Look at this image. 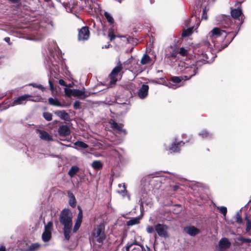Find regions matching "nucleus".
Masks as SVG:
<instances>
[{
  "label": "nucleus",
  "instance_id": "nucleus-1",
  "mask_svg": "<svg viewBox=\"0 0 251 251\" xmlns=\"http://www.w3.org/2000/svg\"><path fill=\"white\" fill-rule=\"evenodd\" d=\"M226 30L221 29L219 27L214 28L206 36V40H204L201 43V48H207L210 51L213 49V47L216 50L219 51L224 49L227 45L224 46L222 49L219 48V44L223 40L231 33H235V34L230 38L231 41L236 36L238 31L239 30V25L236 24L235 22L231 21L230 25L227 24V25L224 26Z\"/></svg>",
  "mask_w": 251,
  "mask_h": 251
},
{
  "label": "nucleus",
  "instance_id": "nucleus-2",
  "mask_svg": "<svg viewBox=\"0 0 251 251\" xmlns=\"http://www.w3.org/2000/svg\"><path fill=\"white\" fill-rule=\"evenodd\" d=\"M79 210L75 221V226L73 227V213L69 209H64L60 213L59 221L63 226V230L66 240L68 241L71 237L72 231L75 233L79 228L82 221V211L79 206Z\"/></svg>",
  "mask_w": 251,
  "mask_h": 251
},
{
  "label": "nucleus",
  "instance_id": "nucleus-3",
  "mask_svg": "<svg viewBox=\"0 0 251 251\" xmlns=\"http://www.w3.org/2000/svg\"><path fill=\"white\" fill-rule=\"evenodd\" d=\"M195 57L197 60L191 61L190 63L181 62L179 64V67L180 71L182 74V79L185 80L190 79L197 74L198 69L204 63V62L210 61L207 54L203 50V48L201 47L198 50Z\"/></svg>",
  "mask_w": 251,
  "mask_h": 251
},
{
  "label": "nucleus",
  "instance_id": "nucleus-4",
  "mask_svg": "<svg viewBox=\"0 0 251 251\" xmlns=\"http://www.w3.org/2000/svg\"><path fill=\"white\" fill-rule=\"evenodd\" d=\"M105 238L106 235L104 226L103 225L97 226L92 233L91 239L92 242L96 245H98L99 247H101L103 245Z\"/></svg>",
  "mask_w": 251,
  "mask_h": 251
},
{
  "label": "nucleus",
  "instance_id": "nucleus-5",
  "mask_svg": "<svg viewBox=\"0 0 251 251\" xmlns=\"http://www.w3.org/2000/svg\"><path fill=\"white\" fill-rule=\"evenodd\" d=\"M64 92L65 95L69 97L73 96L80 99H84L86 98L89 97L91 94L90 92L86 91L85 89L78 90L76 89H71L67 88H65Z\"/></svg>",
  "mask_w": 251,
  "mask_h": 251
},
{
  "label": "nucleus",
  "instance_id": "nucleus-6",
  "mask_svg": "<svg viewBox=\"0 0 251 251\" xmlns=\"http://www.w3.org/2000/svg\"><path fill=\"white\" fill-rule=\"evenodd\" d=\"M166 51L165 60L168 63H173L177 58L178 50L176 48L171 46L167 49Z\"/></svg>",
  "mask_w": 251,
  "mask_h": 251
},
{
  "label": "nucleus",
  "instance_id": "nucleus-7",
  "mask_svg": "<svg viewBox=\"0 0 251 251\" xmlns=\"http://www.w3.org/2000/svg\"><path fill=\"white\" fill-rule=\"evenodd\" d=\"M123 69L122 65L119 61L117 65L113 69L112 72L109 75L110 78V84H114L119 79L121 78V75L119 74Z\"/></svg>",
  "mask_w": 251,
  "mask_h": 251
},
{
  "label": "nucleus",
  "instance_id": "nucleus-8",
  "mask_svg": "<svg viewBox=\"0 0 251 251\" xmlns=\"http://www.w3.org/2000/svg\"><path fill=\"white\" fill-rule=\"evenodd\" d=\"M31 95L26 94L18 97L14 101L9 104L8 107L14 106L18 105H24L28 100L36 101V100L30 99Z\"/></svg>",
  "mask_w": 251,
  "mask_h": 251
},
{
  "label": "nucleus",
  "instance_id": "nucleus-9",
  "mask_svg": "<svg viewBox=\"0 0 251 251\" xmlns=\"http://www.w3.org/2000/svg\"><path fill=\"white\" fill-rule=\"evenodd\" d=\"M154 228L159 236L166 238L168 237L167 230L168 226L165 225L158 224L154 226Z\"/></svg>",
  "mask_w": 251,
  "mask_h": 251
},
{
  "label": "nucleus",
  "instance_id": "nucleus-10",
  "mask_svg": "<svg viewBox=\"0 0 251 251\" xmlns=\"http://www.w3.org/2000/svg\"><path fill=\"white\" fill-rule=\"evenodd\" d=\"M90 33L87 26L82 27L79 31L78 38L79 40H86L89 38Z\"/></svg>",
  "mask_w": 251,
  "mask_h": 251
},
{
  "label": "nucleus",
  "instance_id": "nucleus-11",
  "mask_svg": "<svg viewBox=\"0 0 251 251\" xmlns=\"http://www.w3.org/2000/svg\"><path fill=\"white\" fill-rule=\"evenodd\" d=\"M109 124L110 125L111 127L114 130H117L119 131L120 133H122L124 135H126V134L127 133L126 130L122 128V125L118 124L113 120H110Z\"/></svg>",
  "mask_w": 251,
  "mask_h": 251
},
{
  "label": "nucleus",
  "instance_id": "nucleus-12",
  "mask_svg": "<svg viewBox=\"0 0 251 251\" xmlns=\"http://www.w3.org/2000/svg\"><path fill=\"white\" fill-rule=\"evenodd\" d=\"M36 132L39 134V137L43 140L46 141H51L53 140L52 136L44 130L36 129Z\"/></svg>",
  "mask_w": 251,
  "mask_h": 251
},
{
  "label": "nucleus",
  "instance_id": "nucleus-13",
  "mask_svg": "<svg viewBox=\"0 0 251 251\" xmlns=\"http://www.w3.org/2000/svg\"><path fill=\"white\" fill-rule=\"evenodd\" d=\"M184 231L191 236H195L199 234L200 230L194 226H187L184 228Z\"/></svg>",
  "mask_w": 251,
  "mask_h": 251
},
{
  "label": "nucleus",
  "instance_id": "nucleus-14",
  "mask_svg": "<svg viewBox=\"0 0 251 251\" xmlns=\"http://www.w3.org/2000/svg\"><path fill=\"white\" fill-rule=\"evenodd\" d=\"M149 86L146 84H143L138 92V96L141 99H144L147 97L148 95Z\"/></svg>",
  "mask_w": 251,
  "mask_h": 251
},
{
  "label": "nucleus",
  "instance_id": "nucleus-15",
  "mask_svg": "<svg viewBox=\"0 0 251 251\" xmlns=\"http://www.w3.org/2000/svg\"><path fill=\"white\" fill-rule=\"evenodd\" d=\"M231 243L228 239L226 238H222L219 242V249L223 251L230 246Z\"/></svg>",
  "mask_w": 251,
  "mask_h": 251
},
{
  "label": "nucleus",
  "instance_id": "nucleus-16",
  "mask_svg": "<svg viewBox=\"0 0 251 251\" xmlns=\"http://www.w3.org/2000/svg\"><path fill=\"white\" fill-rule=\"evenodd\" d=\"M184 144L182 141H180L176 143L174 142L171 146L168 149L171 153L176 152L180 151V147Z\"/></svg>",
  "mask_w": 251,
  "mask_h": 251
},
{
  "label": "nucleus",
  "instance_id": "nucleus-17",
  "mask_svg": "<svg viewBox=\"0 0 251 251\" xmlns=\"http://www.w3.org/2000/svg\"><path fill=\"white\" fill-rule=\"evenodd\" d=\"M118 187L121 188V190L118 191V193L121 194L123 197L126 196L128 200H130V195L128 194L127 190H126V184L125 183L119 184Z\"/></svg>",
  "mask_w": 251,
  "mask_h": 251
},
{
  "label": "nucleus",
  "instance_id": "nucleus-18",
  "mask_svg": "<svg viewBox=\"0 0 251 251\" xmlns=\"http://www.w3.org/2000/svg\"><path fill=\"white\" fill-rule=\"evenodd\" d=\"M71 131L67 125H62L58 128V133L60 136H66L70 134Z\"/></svg>",
  "mask_w": 251,
  "mask_h": 251
},
{
  "label": "nucleus",
  "instance_id": "nucleus-19",
  "mask_svg": "<svg viewBox=\"0 0 251 251\" xmlns=\"http://www.w3.org/2000/svg\"><path fill=\"white\" fill-rule=\"evenodd\" d=\"M141 218L142 217L133 218L127 222L126 225L128 226H132L133 225H137L139 223Z\"/></svg>",
  "mask_w": 251,
  "mask_h": 251
},
{
  "label": "nucleus",
  "instance_id": "nucleus-20",
  "mask_svg": "<svg viewBox=\"0 0 251 251\" xmlns=\"http://www.w3.org/2000/svg\"><path fill=\"white\" fill-rule=\"evenodd\" d=\"M242 14V10L241 9H234L231 11V15L234 19H238Z\"/></svg>",
  "mask_w": 251,
  "mask_h": 251
},
{
  "label": "nucleus",
  "instance_id": "nucleus-21",
  "mask_svg": "<svg viewBox=\"0 0 251 251\" xmlns=\"http://www.w3.org/2000/svg\"><path fill=\"white\" fill-rule=\"evenodd\" d=\"M41 245L38 243H35L31 244L25 250V251H36L39 249Z\"/></svg>",
  "mask_w": 251,
  "mask_h": 251
},
{
  "label": "nucleus",
  "instance_id": "nucleus-22",
  "mask_svg": "<svg viewBox=\"0 0 251 251\" xmlns=\"http://www.w3.org/2000/svg\"><path fill=\"white\" fill-rule=\"evenodd\" d=\"M68 196L69 197V205L72 207H75L76 206V201L74 195L72 193H69Z\"/></svg>",
  "mask_w": 251,
  "mask_h": 251
},
{
  "label": "nucleus",
  "instance_id": "nucleus-23",
  "mask_svg": "<svg viewBox=\"0 0 251 251\" xmlns=\"http://www.w3.org/2000/svg\"><path fill=\"white\" fill-rule=\"evenodd\" d=\"M55 114L58 116L61 119L67 120L69 118V115L65 111H58Z\"/></svg>",
  "mask_w": 251,
  "mask_h": 251
},
{
  "label": "nucleus",
  "instance_id": "nucleus-24",
  "mask_svg": "<svg viewBox=\"0 0 251 251\" xmlns=\"http://www.w3.org/2000/svg\"><path fill=\"white\" fill-rule=\"evenodd\" d=\"M51 236V232L45 230L42 234V240L45 242H48L50 239Z\"/></svg>",
  "mask_w": 251,
  "mask_h": 251
},
{
  "label": "nucleus",
  "instance_id": "nucleus-25",
  "mask_svg": "<svg viewBox=\"0 0 251 251\" xmlns=\"http://www.w3.org/2000/svg\"><path fill=\"white\" fill-rule=\"evenodd\" d=\"M79 170V169L76 166H72L70 169L68 175L71 177H73Z\"/></svg>",
  "mask_w": 251,
  "mask_h": 251
},
{
  "label": "nucleus",
  "instance_id": "nucleus-26",
  "mask_svg": "<svg viewBox=\"0 0 251 251\" xmlns=\"http://www.w3.org/2000/svg\"><path fill=\"white\" fill-rule=\"evenodd\" d=\"M49 102L50 104L56 106H62V104L59 101L55 98H50L49 99Z\"/></svg>",
  "mask_w": 251,
  "mask_h": 251
},
{
  "label": "nucleus",
  "instance_id": "nucleus-27",
  "mask_svg": "<svg viewBox=\"0 0 251 251\" xmlns=\"http://www.w3.org/2000/svg\"><path fill=\"white\" fill-rule=\"evenodd\" d=\"M92 167L96 170H100L102 167V164L100 161L96 160L92 164Z\"/></svg>",
  "mask_w": 251,
  "mask_h": 251
},
{
  "label": "nucleus",
  "instance_id": "nucleus-28",
  "mask_svg": "<svg viewBox=\"0 0 251 251\" xmlns=\"http://www.w3.org/2000/svg\"><path fill=\"white\" fill-rule=\"evenodd\" d=\"M104 15L106 19L107 22L111 25L113 24L114 23V19L110 13L107 12H104Z\"/></svg>",
  "mask_w": 251,
  "mask_h": 251
},
{
  "label": "nucleus",
  "instance_id": "nucleus-29",
  "mask_svg": "<svg viewBox=\"0 0 251 251\" xmlns=\"http://www.w3.org/2000/svg\"><path fill=\"white\" fill-rule=\"evenodd\" d=\"M193 28H194V27L192 26V27H190L186 29H184L182 33V36L184 37L188 36L190 35H191L192 33V30H193Z\"/></svg>",
  "mask_w": 251,
  "mask_h": 251
},
{
  "label": "nucleus",
  "instance_id": "nucleus-30",
  "mask_svg": "<svg viewBox=\"0 0 251 251\" xmlns=\"http://www.w3.org/2000/svg\"><path fill=\"white\" fill-rule=\"evenodd\" d=\"M245 219L246 221V230L247 232H249L251 229V218L246 216Z\"/></svg>",
  "mask_w": 251,
  "mask_h": 251
},
{
  "label": "nucleus",
  "instance_id": "nucleus-31",
  "mask_svg": "<svg viewBox=\"0 0 251 251\" xmlns=\"http://www.w3.org/2000/svg\"><path fill=\"white\" fill-rule=\"evenodd\" d=\"M150 61V56L148 55L145 54L141 60V64L142 65H145L148 64Z\"/></svg>",
  "mask_w": 251,
  "mask_h": 251
},
{
  "label": "nucleus",
  "instance_id": "nucleus-32",
  "mask_svg": "<svg viewBox=\"0 0 251 251\" xmlns=\"http://www.w3.org/2000/svg\"><path fill=\"white\" fill-rule=\"evenodd\" d=\"M74 145L76 147L82 148V149H86L88 148V146L85 144V143L82 141H76L74 143Z\"/></svg>",
  "mask_w": 251,
  "mask_h": 251
},
{
  "label": "nucleus",
  "instance_id": "nucleus-33",
  "mask_svg": "<svg viewBox=\"0 0 251 251\" xmlns=\"http://www.w3.org/2000/svg\"><path fill=\"white\" fill-rule=\"evenodd\" d=\"M189 52V50L183 47L180 48L178 50V53L183 56H187Z\"/></svg>",
  "mask_w": 251,
  "mask_h": 251
},
{
  "label": "nucleus",
  "instance_id": "nucleus-34",
  "mask_svg": "<svg viewBox=\"0 0 251 251\" xmlns=\"http://www.w3.org/2000/svg\"><path fill=\"white\" fill-rule=\"evenodd\" d=\"M182 80H185V79H182L181 75V76H173L171 78V80L172 82L177 84V83L180 82Z\"/></svg>",
  "mask_w": 251,
  "mask_h": 251
},
{
  "label": "nucleus",
  "instance_id": "nucleus-35",
  "mask_svg": "<svg viewBox=\"0 0 251 251\" xmlns=\"http://www.w3.org/2000/svg\"><path fill=\"white\" fill-rule=\"evenodd\" d=\"M199 135L201 136L202 138H209L210 137L211 134L210 133L208 132L206 130H203L201 132L199 133Z\"/></svg>",
  "mask_w": 251,
  "mask_h": 251
},
{
  "label": "nucleus",
  "instance_id": "nucleus-36",
  "mask_svg": "<svg viewBox=\"0 0 251 251\" xmlns=\"http://www.w3.org/2000/svg\"><path fill=\"white\" fill-rule=\"evenodd\" d=\"M63 5L68 12H71L72 11L73 7L71 3L63 2Z\"/></svg>",
  "mask_w": 251,
  "mask_h": 251
},
{
  "label": "nucleus",
  "instance_id": "nucleus-37",
  "mask_svg": "<svg viewBox=\"0 0 251 251\" xmlns=\"http://www.w3.org/2000/svg\"><path fill=\"white\" fill-rule=\"evenodd\" d=\"M108 36L111 41H112L116 38V36L114 35V30L112 28H110L108 30Z\"/></svg>",
  "mask_w": 251,
  "mask_h": 251
},
{
  "label": "nucleus",
  "instance_id": "nucleus-38",
  "mask_svg": "<svg viewBox=\"0 0 251 251\" xmlns=\"http://www.w3.org/2000/svg\"><path fill=\"white\" fill-rule=\"evenodd\" d=\"M43 117L47 121H50L52 120V114L50 113L44 112Z\"/></svg>",
  "mask_w": 251,
  "mask_h": 251
},
{
  "label": "nucleus",
  "instance_id": "nucleus-39",
  "mask_svg": "<svg viewBox=\"0 0 251 251\" xmlns=\"http://www.w3.org/2000/svg\"><path fill=\"white\" fill-rule=\"evenodd\" d=\"M166 86H167L168 87L172 88V89H176L178 87H179L180 85H178L176 84V83H174L172 82H169L166 84H164Z\"/></svg>",
  "mask_w": 251,
  "mask_h": 251
},
{
  "label": "nucleus",
  "instance_id": "nucleus-40",
  "mask_svg": "<svg viewBox=\"0 0 251 251\" xmlns=\"http://www.w3.org/2000/svg\"><path fill=\"white\" fill-rule=\"evenodd\" d=\"M218 209L219 210L220 212L222 213L224 216H226V214L227 213V209L225 206H219L218 207Z\"/></svg>",
  "mask_w": 251,
  "mask_h": 251
},
{
  "label": "nucleus",
  "instance_id": "nucleus-41",
  "mask_svg": "<svg viewBox=\"0 0 251 251\" xmlns=\"http://www.w3.org/2000/svg\"><path fill=\"white\" fill-rule=\"evenodd\" d=\"M52 223L51 222H49L47 225L45 226V230L51 231Z\"/></svg>",
  "mask_w": 251,
  "mask_h": 251
},
{
  "label": "nucleus",
  "instance_id": "nucleus-42",
  "mask_svg": "<svg viewBox=\"0 0 251 251\" xmlns=\"http://www.w3.org/2000/svg\"><path fill=\"white\" fill-rule=\"evenodd\" d=\"M238 240L242 242V243H251V239L250 238H246L244 237H240L238 238Z\"/></svg>",
  "mask_w": 251,
  "mask_h": 251
},
{
  "label": "nucleus",
  "instance_id": "nucleus-43",
  "mask_svg": "<svg viewBox=\"0 0 251 251\" xmlns=\"http://www.w3.org/2000/svg\"><path fill=\"white\" fill-rule=\"evenodd\" d=\"M236 221L239 224H241L242 222V219L241 218V214L240 212H238L236 214Z\"/></svg>",
  "mask_w": 251,
  "mask_h": 251
},
{
  "label": "nucleus",
  "instance_id": "nucleus-44",
  "mask_svg": "<svg viewBox=\"0 0 251 251\" xmlns=\"http://www.w3.org/2000/svg\"><path fill=\"white\" fill-rule=\"evenodd\" d=\"M30 85H31L33 86L34 87L38 88L40 89H41L43 91L44 90V87L41 84H37L36 83H31L30 84Z\"/></svg>",
  "mask_w": 251,
  "mask_h": 251
},
{
  "label": "nucleus",
  "instance_id": "nucleus-45",
  "mask_svg": "<svg viewBox=\"0 0 251 251\" xmlns=\"http://www.w3.org/2000/svg\"><path fill=\"white\" fill-rule=\"evenodd\" d=\"M80 102L78 100H76L74 103V108L75 109L80 108Z\"/></svg>",
  "mask_w": 251,
  "mask_h": 251
},
{
  "label": "nucleus",
  "instance_id": "nucleus-46",
  "mask_svg": "<svg viewBox=\"0 0 251 251\" xmlns=\"http://www.w3.org/2000/svg\"><path fill=\"white\" fill-rule=\"evenodd\" d=\"M139 245L137 242L135 241L134 242H133V243H130V244H128L127 246H126V251H129V249L132 247V245Z\"/></svg>",
  "mask_w": 251,
  "mask_h": 251
},
{
  "label": "nucleus",
  "instance_id": "nucleus-47",
  "mask_svg": "<svg viewBox=\"0 0 251 251\" xmlns=\"http://www.w3.org/2000/svg\"><path fill=\"white\" fill-rule=\"evenodd\" d=\"M146 230L148 233H151L154 231V228L152 226H148Z\"/></svg>",
  "mask_w": 251,
  "mask_h": 251
},
{
  "label": "nucleus",
  "instance_id": "nucleus-48",
  "mask_svg": "<svg viewBox=\"0 0 251 251\" xmlns=\"http://www.w3.org/2000/svg\"><path fill=\"white\" fill-rule=\"evenodd\" d=\"M205 12H206V9H203V15L201 16V19H204L206 20L207 19V16L206 15H205Z\"/></svg>",
  "mask_w": 251,
  "mask_h": 251
},
{
  "label": "nucleus",
  "instance_id": "nucleus-49",
  "mask_svg": "<svg viewBox=\"0 0 251 251\" xmlns=\"http://www.w3.org/2000/svg\"><path fill=\"white\" fill-rule=\"evenodd\" d=\"M59 84H60L61 85L65 86H66V82H65L63 79H60V80H59Z\"/></svg>",
  "mask_w": 251,
  "mask_h": 251
},
{
  "label": "nucleus",
  "instance_id": "nucleus-50",
  "mask_svg": "<svg viewBox=\"0 0 251 251\" xmlns=\"http://www.w3.org/2000/svg\"><path fill=\"white\" fill-rule=\"evenodd\" d=\"M91 0H85V4H86V6H91Z\"/></svg>",
  "mask_w": 251,
  "mask_h": 251
},
{
  "label": "nucleus",
  "instance_id": "nucleus-51",
  "mask_svg": "<svg viewBox=\"0 0 251 251\" xmlns=\"http://www.w3.org/2000/svg\"><path fill=\"white\" fill-rule=\"evenodd\" d=\"M132 59V56H131L130 58H129L127 61L124 62V64H129L131 63V60Z\"/></svg>",
  "mask_w": 251,
  "mask_h": 251
},
{
  "label": "nucleus",
  "instance_id": "nucleus-52",
  "mask_svg": "<svg viewBox=\"0 0 251 251\" xmlns=\"http://www.w3.org/2000/svg\"><path fill=\"white\" fill-rule=\"evenodd\" d=\"M132 59V56H131L130 58H129L127 61L124 62V64H129L131 63V60Z\"/></svg>",
  "mask_w": 251,
  "mask_h": 251
},
{
  "label": "nucleus",
  "instance_id": "nucleus-53",
  "mask_svg": "<svg viewBox=\"0 0 251 251\" xmlns=\"http://www.w3.org/2000/svg\"><path fill=\"white\" fill-rule=\"evenodd\" d=\"M49 82V84H50V89L51 90H53V84H52L51 81L50 80Z\"/></svg>",
  "mask_w": 251,
  "mask_h": 251
},
{
  "label": "nucleus",
  "instance_id": "nucleus-54",
  "mask_svg": "<svg viewBox=\"0 0 251 251\" xmlns=\"http://www.w3.org/2000/svg\"><path fill=\"white\" fill-rule=\"evenodd\" d=\"M4 40H5L6 42H7L9 45L10 44V42H10V38H9V37H5V38H4Z\"/></svg>",
  "mask_w": 251,
  "mask_h": 251
},
{
  "label": "nucleus",
  "instance_id": "nucleus-55",
  "mask_svg": "<svg viewBox=\"0 0 251 251\" xmlns=\"http://www.w3.org/2000/svg\"><path fill=\"white\" fill-rule=\"evenodd\" d=\"M0 251H6L5 248L3 246H1L0 248Z\"/></svg>",
  "mask_w": 251,
  "mask_h": 251
},
{
  "label": "nucleus",
  "instance_id": "nucleus-56",
  "mask_svg": "<svg viewBox=\"0 0 251 251\" xmlns=\"http://www.w3.org/2000/svg\"><path fill=\"white\" fill-rule=\"evenodd\" d=\"M9 0L12 3H16V2H18L20 0Z\"/></svg>",
  "mask_w": 251,
  "mask_h": 251
},
{
  "label": "nucleus",
  "instance_id": "nucleus-57",
  "mask_svg": "<svg viewBox=\"0 0 251 251\" xmlns=\"http://www.w3.org/2000/svg\"><path fill=\"white\" fill-rule=\"evenodd\" d=\"M191 20V19L189 20L188 21H186V25L187 26L188 25V23L190 22V21Z\"/></svg>",
  "mask_w": 251,
  "mask_h": 251
},
{
  "label": "nucleus",
  "instance_id": "nucleus-58",
  "mask_svg": "<svg viewBox=\"0 0 251 251\" xmlns=\"http://www.w3.org/2000/svg\"><path fill=\"white\" fill-rule=\"evenodd\" d=\"M57 1L61 2L62 0H56Z\"/></svg>",
  "mask_w": 251,
  "mask_h": 251
},
{
  "label": "nucleus",
  "instance_id": "nucleus-59",
  "mask_svg": "<svg viewBox=\"0 0 251 251\" xmlns=\"http://www.w3.org/2000/svg\"><path fill=\"white\" fill-rule=\"evenodd\" d=\"M110 46V44H108L107 46H105V48H108L109 46Z\"/></svg>",
  "mask_w": 251,
  "mask_h": 251
},
{
  "label": "nucleus",
  "instance_id": "nucleus-60",
  "mask_svg": "<svg viewBox=\"0 0 251 251\" xmlns=\"http://www.w3.org/2000/svg\"><path fill=\"white\" fill-rule=\"evenodd\" d=\"M200 21H199V22H198V24H197V26H198V25H199L200 24Z\"/></svg>",
  "mask_w": 251,
  "mask_h": 251
},
{
  "label": "nucleus",
  "instance_id": "nucleus-61",
  "mask_svg": "<svg viewBox=\"0 0 251 251\" xmlns=\"http://www.w3.org/2000/svg\"><path fill=\"white\" fill-rule=\"evenodd\" d=\"M67 147H71L72 146L71 145H67Z\"/></svg>",
  "mask_w": 251,
  "mask_h": 251
},
{
  "label": "nucleus",
  "instance_id": "nucleus-62",
  "mask_svg": "<svg viewBox=\"0 0 251 251\" xmlns=\"http://www.w3.org/2000/svg\"><path fill=\"white\" fill-rule=\"evenodd\" d=\"M192 18H194V19H196V17H192Z\"/></svg>",
  "mask_w": 251,
  "mask_h": 251
},
{
  "label": "nucleus",
  "instance_id": "nucleus-63",
  "mask_svg": "<svg viewBox=\"0 0 251 251\" xmlns=\"http://www.w3.org/2000/svg\"><path fill=\"white\" fill-rule=\"evenodd\" d=\"M72 147L74 148V147ZM74 148H75V149H77L76 147H74Z\"/></svg>",
  "mask_w": 251,
  "mask_h": 251
},
{
  "label": "nucleus",
  "instance_id": "nucleus-64",
  "mask_svg": "<svg viewBox=\"0 0 251 251\" xmlns=\"http://www.w3.org/2000/svg\"><path fill=\"white\" fill-rule=\"evenodd\" d=\"M45 0V1H49V0Z\"/></svg>",
  "mask_w": 251,
  "mask_h": 251
}]
</instances>
